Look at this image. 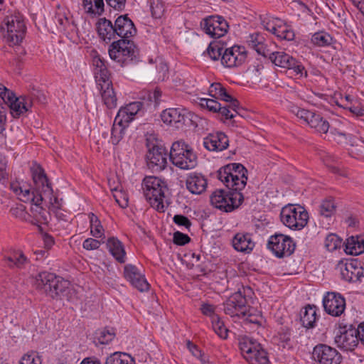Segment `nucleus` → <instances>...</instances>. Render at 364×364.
Masks as SVG:
<instances>
[{
	"label": "nucleus",
	"mask_w": 364,
	"mask_h": 364,
	"mask_svg": "<svg viewBox=\"0 0 364 364\" xmlns=\"http://www.w3.org/2000/svg\"><path fill=\"white\" fill-rule=\"evenodd\" d=\"M291 112L299 119H303L307 124L309 123L311 117L313 116V112L307 109H301L298 107H294L291 109Z\"/></svg>",
	"instance_id": "13d9d810"
},
{
	"label": "nucleus",
	"mask_w": 364,
	"mask_h": 364,
	"mask_svg": "<svg viewBox=\"0 0 364 364\" xmlns=\"http://www.w3.org/2000/svg\"><path fill=\"white\" fill-rule=\"evenodd\" d=\"M247 299L240 290L231 295L224 304V311L232 317L245 316L247 313Z\"/></svg>",
	"instance_id": "9b49d317"
},
{
	"label": "nucleus",
	"mask_w": 364,
	"mask_h": 364,
	"mask_svg": "<svg viewBox=\"0 0 364 364\" xmlns=\"http://www.w3.org/2000/svg\"><path fill=\"white\" fill-rule=\"evenodd\" d=\"M166 156V154L163 147L153 145L151 148H149L148 153L146 154L149 167L155 171L164 169L167 164Z\"/></svg>",
	"instance_id": "6ab92c4d"
},
{
	"label": "nucleus",
	"mask_w": 364,
	"mask_h": 364,
	"mask_svg": "<svg viewBox=\"0 0 364 364\" xmlns=\"http://www.w3.org/2000/svg\"><path fill=\"white\" fill-rule=\"evenodd\" d=\"M105 364H135V360L127 353L115 352L107 357Z\"/></svg>",
	"instance_id": "a18cd8bd"
},
{
	"label": "nucleus",
	"mask_w": 364,
	"mask_h": 364,
	"mask_svg": "<svg viewBox=\"0 0 364 364\" xmlns=\"http://www.w3.org/2000/svg\"><path fill=\"white\" fill-rule=\"evenodd\" d=\"M150 9L151 15L155 18H159L165 11L164 5L161 0H151Z\"/></svg>",
	"instance_id": "5fc2aeb1"
},
{
	"label": "nucleus",
	"mask_w": 364,
	"mask_h": 364,
	"mask_svg": "<svg viewBox=\"0 0 364 364\" xmlns=\"http://www.w3.org/2000/svg\"><path fill=\"white\" fill-rule=\"evenodd\" d=\"M170 160L174 166L183 170L192 169L197 165L196 154L192 147L182 140L172 144Z\"/></svg>",
	"instance_id": "20e7f679"
},
{
	"label": "nucleus",
	"mask_w": 364,
	"mask_h": 364,
	"mask_svg": "<svg viewBox=\"0 0 364 364\" xmlns=\"http://www.w3.org/2000/svg\"><path fill=\"white\" fill-rule=\"evenodd\" d=\"M115 32L121 39H129L136 33V29L132 21L127 15L119 16L114 22Z\"/></svg>",
	"instance_id": "5701e85b"
},
{
	"label": "nucleus",
	"mask_w": 364,
	"mask_h": 364,
	"mask_svg": "<svg viewBox=\"0 0 364 364\" xmlns=\"http://www.w3.org/2000/svg\"><path fill=\"white\" fill-rule=\"evenodd\" d=\"M137 49L134 42L129 39H120L114 41L109 46V55L111 59L123 63L127 59H133Z\"/></svg>",
	"instance_id": "0eeeda50"
},
{
	"label": "nucleus",
	"mask_w": 364,
	"mask_h": 364,
	"mask_svg": "<svg viewBox=\"0 0 364 364\" xmlns=\"http://www.w3.org/2000/svg\"><path fill=\"white\" fill-rule=\"evenodd\" d=\"M191 239L186 234L179 231L173 233V242L178 245H184L190 242Z\"/></svg>",
	"instance_id": "680f3d73"
},
{
	"label": "nucleus",
	"mask_w": 364,
	"mask_h": 364,
	"mask_svg": "<svg viewBox=\"0 0 364 364\" xmlns=\"http://www.w3.org/2000/svg\"><path fill=\"white\" fill-rule=\"evenodd\" d=\"M32 95V97H16L9 90L0 83V97L8 105L14 117H18L31 109L33 105V96L36 97L41 102H44L46 100V96L39 91L36 92V95L33 93Z\"/></svg>",
	"instance_id": "f03ea898"
},
{
	"label": "nucleus",
	"mask_w": 364,
	"mask_h": 364,
	"mask_svg": "<svg viewBox=\"0 0 364 364\" xmlns=\"http://www.w3.org/2000/svg\"><path fill=\"white\" fill-rule=\"evenodd\" d=\"M173 222L179 225V226H183L186 229L188 230H190V228L192 225L191 220L186 216L183 215H176L173 218Z\"/></svg>",
	"instance_id": "052dcab7"
},
{
	"label": "nucleus",
	"mask_w": 364,
	"mask_h": 364,
	"mask_svg": "<svg viewBox=\"0 0 364 364\" xmlns=\"http://www.w3.org/2000/svg\"><path fill=\"white\" fill-rule=\"evenodd\" d=\"M207 187V181L200 174L191 173L186 179V188L193 194L202 193Z\"/></svg>",
	"instance_id": "473e14b6"
},
{
	"label": "nucleus",
	"mask_w": 364,
	"mask_h": 364,
	"mask_svg": "<svg viewBox=\"0 0 364 364\" xmlns=\"http://www.w3.org/2000/svg\"><path fill=\"white\" fill-rule=\"evenodd\" d=\"M223 48L219 43L212 42L210 43L207 52L210 58L214 60H218L222 57V51Z\"/></svg>",
	"instance_id": "4d7b16f0"
},
{
	"label": "nucleus",
	"mask_w": 364,
	"mask_h": 364,
	"mask_svg": "<svg viewBox=\"0 0 364 364\" xmlns=\"http://www.w3.org/2000/svg\"><path fill=\"white\" fill-rule=\"evenodd\" d=\"M248 46L264 57H267L269 49L267 48L264 36L258 33L250 35L247 39Z\"/></svg>",
	"instance_id": "e433bc0d"
},
{
	"label": "nucleus",
	"mask_w": 364,
	"mask_h": 364,
	"mask_svg": "<svg viewBox=\"0 0 364 364\" xmlns=\"http://www.w3.org/2000/svg\"><path fill=\"white\" fill-rule=\"evenodd\" d=\"M316 321V309L315 306L308 305L301 312V321L307 328H312Z\"/></svg>",
	"instance_id": "a19ab883"
},
{
	"label": "nucleus",
	"mask_w": 364,
	"mask_h": 364,
	"mask_svg": "<svg viewBox=\"0 0 364 364\" xmlns=\"http://www.w3.org/2000/svg\"><path fill=\"white\" fill-rule=\"evenodd\" d=\"M336 269L340 272L341 278L348 282L360 281L361 277L364 276V269L358 260H341L336 266Z\"/></svg>",
	"instance_id": "1a4fd4ad"
},
{
	"label": "nucleus",
	"mask_w": 364,
	"mask_h": 364,
	"mask_svg": "<svg viewBox=\"0 0 364 364\" xmlns=\"http://www.w3.org/2000/svg\"><path fill=\"white\" fill-rule=\"evenodd\" d=\"M200 310L204 315L210 316L212 321L213 319V316H218L215 314L214 306L211 304H203L201 305Z\"/></svg>",
	"instance_id": "774afa93"
},
{
	"label": "nucleus",
	"mask_w": 364,
	"mask_h": 364,
	"mask_svg": "<svg viewBox=\"0 0 364 364\" xmlns=\"http://www.w3.org/2000/svg\"><path fill=\"white\" fill-rule=\"evenodd\" d=\"M101 90V97L105 105L108 109H114L117 107V97L110 80H102L97 82Z\"/></svg>",
	"instance_id": "a878e982"
},
{
	"label": "nucleus",
	"mask_w": 364,
	"mask_h": 364,
	"mask_svg": "<svg viewBox=\"0 0 364 364\" xmlns=\"http://www.w3.org/2000/svg\"><path fill=\"white\" fill-rule=\"evenodd\" d=\"M127 127L119 124L117 122H114V124L112 129L111 142L117 145L123 138L124 134V129Z\"/></svg>",
	"instance_id": "603ef678"
},
{
	"label": "nucleus",
	"mask_w": 364,
	"mask_h": 364,
	"mask_svg": "<svg viewBox=\"0 0 364 364\" xmlns=\"http://www.w3.org/2000/svg\"><path fill=\"white\" fill-rule=\"evenodd\" d=\"M82 6L85 11L94 16H100L104 12L103 0H82Z\"/></svg>",
	"instance_id": "79ce46f5"
},
{
	"label": "nucleus",
	"mask_w": 364,
	"mask_h": 364,
	"mask_svg": "<svg viewBox=\"0 0 364 364\" xmlns=\"http://www.w3.org/2000/svg\"><path fill=\"white\" fill-rule=\"evenodd\" d=\"M336 204L333 198L323 200L318 206L317 218L320 225L328 228L333 221V217L336 213Z\"/></svg>",
	"instance_id": "a211bd4d"
},
{
	"label": "nucleus",
	"mask_w": 364,
	"mask_h": 364,
	"mask_svg": "<svg viewBox=\"0 0 364 364\" xmlns=\"http://www.w3.org/2000/svg\"><path fill=\"white\" fill-rule=\"evenodd\" d=\"M115 336L113 329L103 328L95 333V339L100 344H107L112 341Z\"/></svg>",
	"instance_id": "09e8293b"
},
{
	"label": "nucleus",
	"mask_w": 364,
	"mask_h": 364,
	"mask_svg": "<svg viewBox=\"0 0 364 364\" xmlns=\"http://www.w3.org/2000/svg\"><path fill=\"white\" fill-rule=\"evenodd\" d=\"M100 242L93 238L86 239L82 244L84 249L87 250H94L100 247Z\"/></svg>",
	"instance_id": "0e129e2a"
},
{
	"label": "nucleus",
	"mask_w": 364,
	"mask_h": 364,
	"mask_svg": "<svg viewBox=\"0 0 364 364\" xmlns=\"http://www.w3.org/2000/svg\"><path fill=\"white\" fill-rule=\"evenodd\" d=\"M142 187L146 199L159 212L164 211V199L167 186L161 178L150 176L144 178Z\"/></svg>",
	"instance_id": "7ed1b4c3"
},
{
	"label": "nucleus",
	"mask_w": 364,
	"mask_h": 364,
	"mask_svg": "<svg viewBox=\"0 0 364 364\" xmlns=\"http://www.w3.org/2000/svg\"><path fill=\"white\" fill-rule=\"evenodd\" d=\"M200 105L205 107L210 111L213 112H219L226 119H232L235 116V112L229 107V103L222 107L221 105L216 100L213 99H200Z\"/></svg>",
	"instance_id": "bb28decb"
},
{
	"label": "nucleus",
	"mask_w": 364,
	"mask_h": 364,
	"mask_svg": "<svg viewBox=\"0 0 364 364\" xmlns=\"http://www.w3.org/2000/svg\"><path fill=\"white\" fill-rule=\"evenodd\" d=\"M247 58L245 48L242 46H234L226 48L221 57L222 64L227 68L239 67L244 63Z\"/></svg>",
	"instance_id": "2eb2a0df"
},
{
	"label": "nucleus",
	"mask_w": 364,
	"mask_h": 364,
	"mask_svg": "<svg viewBox=\"0 0 364 364\" xmlns=\"http://www.w3.org/2000/svg\"><path fill=\"white\" fill-rule=\"evenodd\" d=\"M213 328L214 331L222 338L228 337V328L225 326L223 321H222L218 316H213L212 321Z\"/></svg>",
	"instance_id": "3c124183"
},
{
	"label": "nucleus",
	"mask_w": 364,
	"mask_h": 364,
	"mask_svg": "<svg viewBox=\"0 0 364 364\" xmlns=\"http://www.w3.org/2000/svg\"><path fill=\"white\" fill-rule=\"evenodd\" d=\"M239 346L243 358L250 364H268L267 352L261 344L250 337L245 336L240 339Z\"/></svg>",
	"instance_id": "39448f33"
},
{
	"label": "nucleus",
	"mask_w": 364,
	"mask_h": 364,
	"mask_svg": "<svg viewBox=\"0 0 364 364\" xmlns=\"http://www.w3.org/2000/svg\"><path fill=\"white\" fill-rule=\"evenodd\" d=\"M342 240L335 234H329L325 239V247L328 251H334L341 247Z\"/></svg>",
	"instance_id": "864d4df0"
},
{
	"label": "nucleus",
	"mask_w": 364,
	"mask_h": 364,
	"mask_svg": "<svg viewBox=\"0 0 364 364\" xmlns=\"http://www.w3.org/2000/svg\"><path fill=\"white\" fill-rule=\"evenodd\" d=\"M232 245L238 252L249 253L255 247L251 235L248 233H237L232 239Z\"/></svg>",
	"instance_id": "f704fd0d"
},
{
	"label": "nucleus",
	"mask_w": 364,
	"mask_h": 364,
	"mask_svg": "<svg viewBox=\"0 0 364 364\" xmlns=\"http://www.w3.org/2000/svg\"><path fill=\"white\" fill-rule=\"evenodd\" d=\"M312 358L320 364H340L342 360L341 354L335 348L325 344L314 347Z\"/></svg>",
	"instance_id": "f8f14e48"
},
{
	"label": "nucleus",
	"mask_w": 364,
	"mask_h": 364,
	"mask_svg": "<svg viewBox=\"0 0 364 364\" xmlns=\"http://www.w3.org/2000/svg\"><path fill=\"white\" fill-rule=\"evenodd\" d=\"M97 31L100 38L105 42L116 38V29L111 21L105 18H100L97 23Z\"/></svg>",
	"instance_id": "c756f323"
},
{
	"label": "nucleus",
	"mask_w": 364,
	"mask_h": 364,
	"mask_svg": "<svg viewBox=\"0 0 364 364\" xmlns=\"http://www.w3.org/2000/svg\"><path fill=\"white\" fill-rule=\"evenodd\" d=\"M19 364H42L41 357L34 351L23 355Z\"/></svg>",
	"instance_id": "6e6d98bb"
},
{
	"label": "nucleus",
	"mask_w": 364,
	"mask_h": 364,
	"mask_svg": "<svg viewBox=\"0 0 364 364\" xmlns=\"http://www.w3.org/2000/svg\"><path fill=\"white\" fill-rule=\"evenodd\" d=\"M109 186L111 191L113 193V197L116 203L121 208H126L128 205V197L127 193L122 191V186L119 184H117L115 187H112L111 186V180H108Z\"/></svg>",
	"instance_id": "49530a36"
},
{
	"label": "nucleus",
	"mask_w": 364,
	"mask_h": 364,
	"mask_svg": "<svg viewBox=\"0 0 364 364\" xmlns=\"http://www.w3.org/2000/svg\"><path fill=\"white\" fill-rule=\"evenodd\" d=\"M282 222L292 230H301L308 223L309 214L302 206L288 205L282 209L280 213Z\"/></svg>",
	"instance_id": "423d86ee"
},
{
	"label": "nucleus",
	"mask_w": 364,
	"mask_h": 364,
	"mask_svg": "<svg viewBox=\"0 0 364 364\" xmlns=\"http://www.w3.org/2000/svg\"><path fill=\"white\" fill-rule=\"evenodd\" d=\"M21 29H26L23 16L19 13H15L7 16L1 25L3 33H11L13 31L21 32Z\"/></svg>",
	"instance_id": "cd10ccee"
},
{
	"label": "nucleus",
	"mask_w": 364,
	"mask_h": 364,
	"mask_svg": "<svg viewBox=\"0 0 364 364\" xmlns=\"http://www.w3.org/2000/svg\"><path fill=\"white\" fill-rule=\"evenodd\" d=\"M208 92L211 97L223 100L226 103H229V107H230L235 113H238V109H240L239 102L237 99L229 95L227 92L226 89L220 83H212L209 87Z\"/></svg>",
	"instance_id": "412c9836"
},
{
	"label": "nucleus",
	"mask_w": 364,
	"mask_h": 364,
	"mask_svg": "<svg viewBox=\"0 0 364 364\" xmlns=\"http://www.w3.org/2000/svg\"><path fill=\"white\" fill-rule=\"evenodd\" d=\"M308 124L316 132L326 134L329 129V123L324 119L320 114L314 113Z\"/></svg>",
	"instance_id": "c03bdc74"
},
{
	"label": "nucleus",
	"mask_w": 364,
	"mask_h": 364,
	"mask_svg": "<svg viewBox=\"0 0 364 364\" xmlns=\"http://www.w3.org/2000/svg\"><path fill=\"white\" fill-rule=\"evenodd\" d=\"M187 346L189 350L195 357L200 358L203 363H205V359L203 358V354L202 353L201 350L198 349L197 346L188 341L187 342Z\"/></svg>",
	"instance_id": "69168bd1"
},
{
	"label": "nucleus",
	"mask_w": 364,
	"mask_h": 364,
	"mask_svg": "<svg viewBox=\"0 0 364 364\" xmlns=\"http://www.w3.org/2000/svg\"><path fill=\"white\" fill-rule=\"evenodd\" d=\"M204 146L210 151H220L226 149L229 145L228 136L223 132L209 134L204 139Z\"/></svg>",
	"instance_id": "393cba45"
},
{
	"label": "nucleus",
	"mask_w": 364,
	"mask_h": 364,
	"mask_svg": "<svg viewBox=\"0 0 364 364\" xmlns=\"http://www.w3.org/2000/svg\"><path fill=\"white\" fill-rule=\"evenodd\" d=\"M26 29H21V32L13 31L11 33H3L4 38L10 46L18 45L24 38Z\"/></svg>",
	"instance_id": "de8ad7c7"
},
{
	"label": "nucleus",
	"mask_w": 364,
	"mask_h": 364,
	"mask_svg": "<svg viewBox=\"0 0 364 364\" xmlns=\"http://www.w3.org/2000/svg\"><path fill=\"white\" fill-rule=\"evenodd\" d=\"M41 203H31L30 208V222L33 225L40 226L41 224H48L50 220V214L47 210L41 205Z\"/></svg>",
	"instance_id": "7c9ffc66"
},
{
	"label": "nucleus",
	"mask_w": 364,
	"mask_h": 364,
	"mask_svg": "<svg viewBox=\"0 0 364 364\" xmlns=\"http://www.w3.org/2000/svg\"><path fill=\"white\" fill-rule=\"evenodd\" d=\"M267 57L275 65L292 70L296 75L302 76L304 67L284 52H272L269 50Z\"/></svg>",
	"instance_id": "9d476101"
},
{
	"label": "nucleus",
	"mask_w": 364,
	"mask_h": 364,
	"mask_svg": "<svg viewBox=\"0 0 364 364\" xmlns=\"http://www.w3.org/2000/svg\"><path fill=\"white\" fill-rule=\"evenodd\" d=\"M325 165L328 168V169L333 172V173L340 175L343 177H347V173L345 171H342L339 167L332 164V161H333L330 156H326L323 159Z\"/></svg>",
	"instance_id": "bf43d9fd"
},
{
	"label": "nucleus",
	"mask_w": 364,
	"mask_h": 364,
	"mask_svg": "<svg viewBox=\"0 0 364 364\" xmlns=\"http://www.w3.org/2000/svg\"><path fill=\"white\" fill-rule=\"evenodd\" d=\"M90 232L92 235L96 238H100L102 237H105L104 228L101 225V223L97 225H90Z\"/></svg>",
	"instance_id": "338daca9"
},
{
	"label": "nucleus",
	"mask_w": 364,
	"mask_h": 364,
	"mask_svg": "<svg viewBox=\"0 0 364 364\" xmlns=\"http://www.w3.org/2000/svg\"><path fill=\"white\" fill-rule=\"evenodd\" d=\"M10 188L18 198L24 203H42L43 200L41 194L36 195L34 191H31L28 186L21 184L18 181L11 182Z\"/></svg>",
	"instance_id": "aec40b11"
},
{
	"label": "nucleus",
	"mask_w": 364,
	"mask_h": 364,
	"mask_svg": "<svg viewBox=\"0 0 364 364\" xmlns=\"http://www.w3.org/2000/svg\"><path fill=\"white\" fill-rule=\"evenodd\" d=\"M311 42L318 46H328L332 42L331 36L324 32L316 33L311 38Z\"/></svg>",
	"instance_id": "8fccbe9b"
},
{
	"label": "nucleus",
	"mask_w": 364,
	"mask_h": 364,
	"mask_svg": "<svg viewBox=\"0 0 364 364\" xmlns=\"http://www.w3.org/2000/svg\"><path fill=\"white\" fill-rule=\"evenodd\" d=\"M247 170L241 164H230L218 171V178L231 191L217 189L210 196L212 205L228 213L237 208L244 200L241 191L247 181Z\"/></svg>",
	"instance_id": "f257e3e1"
},
{
	"label": "nucleus",
	"mask_w": 364,
	"mask_h": 364,
	"mask_svg": "<svg viewBox=\"0 0 364 364\" xmlns=\"http://www.w3.org/2000/svg\"><path fill=\"white\" fill-rule=\"evenodd\" d=\"M72 289L68 281L55 276L48 296L53 299L70 300L71 298Z\"/></svg>",
	"instance_id": "b1692460"
},
{
	"label": "nucleus",
	"mask_w": 364,
	"mask_h": 364,
	"mask_svg": "<svg viewBox=\"0 0 364 364\" xmlns=\"http://www.w3.org/2000/svg\"><path fill=\"white\" fill-rule=\"evenodd\" d=\"M295 34L294 31L289 26H286L285 28L280 32V34L277 36L278 38L286 41H293L294 39Z\"/></svg>",
	"instance_id": "e2e57ef3"
},
{
	"label": "nucleus",
	"mask_w": 364,
	"mask_h": 364,
	"mask_svg": "<svg viewBox=\"0 0 364 364\" xmlns=\"http://www.w3.org/2000/svg\"><path fill=\"white\" fill-rule=\"evenodd\" d=\"M107 247L112 255L120 263L125 262L126 252L121 241L117 237H111L107 241Z\"/></svg>",
	"instance_id": "4c0bfd02"
},
{
	"label": "nucleus",
	"mask_w": 364,
	"mask_h": 364,
	"mask_svg": "<svg viewBox=\"0 0 364 364\" xmlns=\"http://www.w3.org/2000/svg\"><path fill=\"white\" fill-rule=\"evenodd\" d=\"M161 117L164 123L174 125L176 127H179L185 121V114L183 111L176 108L165 109L161 113Z\"/></svg>",
	"instance_id": "72a5a7b5"
},
{
	"label": "nucleus",
	"mask_w": 364,
	"mask_h": 364,
	"mask_svg": "<svg viewBox=\"0 0 364 364\" xmlns=\"http://www.w3.org/2000/svg\"><path fill=\"white\" fill-rule=\"evenodd\" d=\"M31 171L33 181L36 186L38 188L41 187L44 194L48 193L49 195H51L53 190L50 184L48 183V179L44 170L40 166L36 165L31 168Z\"/></svg>",
	"instance_id": "2f4dec72"
},
{
	"label": "nucleus",
	"mask_w": 364,
	"mask_h": 364,
	"mask_svg": "<svg viewBox=\"0 0 364 364\" xmlns=\"http://www.w3.org/2000/svg\"><path fill=\"white\" fill-rule=\"evenodd\" d=\"M268 247L277 257L282 258L290 256L294 252L296 245L290 237L275 234L269 237Z\"/></svg>",
	"instance_id": "6e6552de"
},
{
	"label": "nucleus",
	"mask_w": 364,
	"mask_h": 364,
	"mask_svg": "<svg viewBox=\"0 0 364 364\" xmlns=\"http://www.w3.org/2000/svg\"><path fill=\"white\" fill-rule=\"evenodd\" d=\"M124 277L139 291L149 289V284L140 270L134 265L127 264L124 269Z\"/></svg>",
	"instance_id": "f3484780"
},
{
	"label": "nucleus",
	"mask_w": 364,
	"mask_h": 364,
	"mask_svg": "<svg viewBox=\"0 0 364 364\" xmlns=\"http://www.w3.org/2000/svg\"><path fill=\"white\" fill-rule=\"evenodd\" d=\"M93 65L96 68L95 78L97 82L109 80V73L105 64V60L100 55L93 58Z\"/></svg>",
	"instance_id": "ea45409f"
},
{
	"label": "nucleus",
	"mask_w": 364,
	"mask_h": 364,
	"mask_svg": "<svg viewBox=\"0 0 364 364\" xmlns=\"http://www.w3.org/2000/svg\"><path fill=\"white\" fill-rule=\"evenodd\" d=\"M323 305L325 311L333 316H341L346 308V301L340 294L328 292L323 297Z\"/></svg>",
	"instance_id": "dca6fc26"
},
{
	"label": "nucleus",
	"mask_w": 364,
	"mask_h": 364,
	"mask_svg": "<svg viewBox=\"0 0 364 364\" xmlns=\"http://www.w3.org/2000/svg\"><path fill=\"white\" fill-rule=\"evenodd\" d=\"M201 26L205 33L213 38H219L228 32V24L222 16H210L204 19Z\"/></svg>",
	"instance_id": "4468645a"
},
{
	"label": "nucleus",
	"mask_w": 364,
	"mask_h": 364,
	"mask_svg": "<svg viewBox=\"0 0 364 364\" xmlns=\"http://www.w3.org/2000/svg\"><path fill=\"white\" fill-rule=\"evenodd\" d=\"M359 341L357 328L350 326L341 328L335 337V343L341 349L352 351L358 346Z\"/></svg>",
	"instance_id": "ddd939ff"
},
{
	"label": "nucleus",
	"mask_w": 364,
	"mask_h": 364,
	"mask_svg": "<svg viewBox=\"0 0 364 364\" xmlns=\"http://www.w3.org/2000/svg\"><path fill=\"white\" fill-rule=\"evenodd\" d=\"M4 259L10 268L23 269L30 262L29 259L21 250L14 251Z\"/></svg>",
	"instance_id": "58836bf2"
},
{
	"label": "nucleus",
	"mask_w": 364,
	"mask_h": 364,
	"mask_svg": "<svg viewBox=\"0 0 364 364\" xmlns=\"http://www.w3.org/2000/svg\"><path fill=\"white\" fill-rule=\"evenodd\" d=\"M141 107L142 103L141 102H133L121 107L114 121L119 124L127 127L134 119V116L139 112Z\"/></svg>",
	"instance_id": "4be33fe9"
},
{
	"label": "nucleus",
	"mask_w": 364,
	"mask_h": 364,
	"mask_svg": "<svg viewBox=\"0 0 364 364\" xmlns=\"http://www.w3.org/2000/svg\"><path fill=\"white\" fill-rule=\"evenodd\" d=\"M55 274L47 272L38 274L33 279V286L41 293L48 296Z\"/></svg>",
	"instance_id": "c85d7f7f"
},
{
	"label": "nucleus",
	"mask_w": 364,
	"mask_h": 364,
	"mask_svg": "<svg viewBox=\"0 0 364 364\" xmlns=\"http://www.w3.org/2000/svg\"><path fill=\"white\" fill-rule=\"evenodd\" d=\"M264 28L277 37L285 28L287 24L279 18H268L262 22Z\"/></svg>",
	"instance_id": "37998d69"
},
{
	"label": "nucleus",
	"mask_w": 364,
	"mask_h": 364,
	"mask_svg": "<svg viewBox=\"0 0 364 364\" xmlns=\"http://www.w3.org/2000/svg\"><path fill=\"white\" fill-rule=\"evenodd\" d=\"M345 252L351 255L364 252V235L351 236L346 240Z\"/></svg>",
	"instance_id": "c9c22d12"
}]
</instances>
